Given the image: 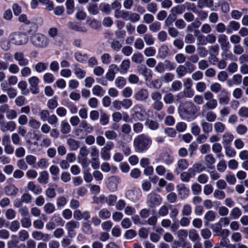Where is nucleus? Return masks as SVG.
I'll return each instance as SVG.
<instances>
[{
    "label": "nucleus",
    "mask_w": 248,
    "mask_h": 248,
    "mask_svg": "<svg viewBox=\"0 0 248 248\" xmlns=\"http://www.w3.org/2000/svg\"><path fill=\"white\" fill-rule=\"evenodd\" d=\"M48 63L39 62L35 66V70L38 73L45 71L47 68Z\"/></svg>",
    "instance_id": "nucleus-36"
},
{
    "label": "nucleus",
    "mask_w": 248,
    "mask_h": 248,
    "mask_svg": "<svg viewBox=\"0 0 248 248\" xmlns=\"http://www.w3.org/2000/svg\"><path fill=\"white\" fill-rule=\"evenodd\" d=\"M233 52L236 55H241L244 52V48L240 44L235 45L233 47Z\"/></svg>",
    "instance_id": "nucleus-58"
},
{
    "label": "nucleus",
    "mask_w": 248,
    "mask_h": 248,
    "mask_svg": "<svg viewBox=\"0 0 248 248\" xmlns=\"http://www.w3.org/2000/svg\"><path fill=\"white\" fill-rule=\"evenodd\" d=\"M179 111L181 114L193 115L197 112L198 108L192 102L186 101L179 107Z\"/></svg>",
    "instance_id": "nucleus-4"
},
{
    "label": "nucleus",
    "mask_w": 248,
    "mask_h": 248,
    "mask_svg": "<svg viewBox=\"0 0 248 248\" xmlns=\"http://www.w3.org/2000/svg\"><path fill=\"white\" fill-rule=\"evenodd\" d=\"M233 136L232 134L226 133L222 136V144L224 146H230V143L232 141Z\"/></svg>",
    "instance_id": "nucleus-25"
},
{
    "label": "nucleus",
    "mask_w": 248,
    "mask_h": 248,
    "mask_svg": "<svg viewBox=\"0 0 248 248\" xmlns=\"http://www.w3.org/2000/svg\"><path fill=\"white\" fill-rule=\"evenodd\" d=\"M51 220L53 221L57 226H63L64 223V221L59 215L54 214Z\"/></svg>",
    "instance_id": "nucleus-35"
},
{
    "label": "nucleus",
    "mask_w": 248,
    "mask_h": 248,
    "mask_svg": "<svg viewBox=\"0 0 248 248\" xmlns=\"http://www.w3.org/2000/svg\"><path fill=\"white\" fill-rule=\"evenodd\" d=\"M126 84V79L122 77H119L115 80V84L117 87L122 88Z\"/></svg>",
    "instance_id": "nucleus-60"
},
{
    "label": "nucleus",
    "mask_w": 248,
    "mask_h": 248,
    "mask_svg": "<svg viewBox=\"0 0 248 248\" xmlns=\"http://www.w3.org/2000/svg\"><path fill=\"white\" fill-rule=\"evenodd\" d=\"M162 198L159 195L151 193L148 196V201L151 204L158 205L161 202Z\"/></svg>",
    "instance_id": "nucleus-13"
},
{
    "label": "nucleus",
    "mask_w": 248,
    "mask_h": 248,
    "mask_svg": "<svg viewBox=\"0 0 248 248\" xmlns=\"http://www.w3.org/2000/svg\"><path fill=\"white\" fill-rule=\"evenodd\" d=\"M30 41L33 46L38 48H45L49 44L47 38L40 33H35L31 36Z\"/></svg>",
    "instance_id": "nucleus-2"
},
{
    "label": "nucleus",
    "mask_w": 248,
    "mask_h": 248,
    "mask_svg": "<svg viewBox=\"0 0 248 248\" xmlns=\"http://www.w3.org/2000/svg\"><path fill=\"white\" fill-rule=\"evenodd\" d=\"M20 228V223L18 220H14L11 222L9 229L13 232H16Z\"/></svg>",
    "instance_id": "nucleus-63"
},
{
    "label": "nucleus",
    "mask_w": 248,
    "mask_h": 248,
    "mask_svg": "<svg viewBox=\"0 0 248 248\" xmlns=\"http://www.w3.org/2000/svg\"><path fill=\"white\" fill-rule=\"evenodd\" d=\"M10 41L14 45L20 46L26 44L28 41L27 36L21 32H14L9 35Z\"/></svg>",
    "instance_id": "nucleus-3"
},
{
    "label": "nucleus",
    "mask_w": 248,
    "mask_h": 248,
    "mask_svg": "<svg viewBox=\"0 0 248 248\" xmlns=\"http://www.w3.org/2000/svg\"><path fill=\"white\" fill-rule=\"evenodd\" d=\"M28 82L31 86V91L33 94H37L39 93L38 84L39 82V78L36 76L31 77L28 79Z\"/></svg>",
    "instance_id": "nucleus-8"
},
{
    "label": "nucleus",
    "mask_w": 248,
    "mask_h": 248,
    "mask_svg": "<svg viewBox=\"0 0 248 248\" xmlns=\"http://www.w3.org/2000/svg\"><path fill=\"white\" fill-rule=\"evenodd\" d=\"M195 176L194 170L193 169L189 168L187 171L183 172L180 175L181 180L183 182H188L190 178Z\"/></svg>",
    "instance_id": "nucleus-14"
},
{
    "label": "nucleus",
    "mask_w": 248,
    "mask_h": 248,
    "mask_svg": "<svg viewBox=\"0 0 248 248\" xmlns=\"http://www.w3.org/2000/svg\"><path fill=\"white\" fill-rule=\"evenodd\" d=\"M138 71L141 75H143L145 80L151 79L152 78L151 71L148 69L146 65L140 64L138 66Z\"/></svg>",
    "instance_id": "nucleus-11"
},
{
    "label": "nucleus",
    "mask_w": 248,
    "mask_h": 248,
    "mask_svg": "<svg viewBox=\"0 0 248 248\" xmlns=\"http://www.w3.org/2000/svg\"><path fill=\"white\" fill-rule=\"evenodd\" d=\"M25 160L28 164L35 167L34 166L36 161V157L35 156L31 155H28L25 157Z\"/></svg>",
    "instance_id": "nucleus-56"
},
{
    "label": "nucleus",
    "mask_w": 248,
    "mask_h": 248,
    "mask_svg": "<svg viewBox=\"0 0 248 248\" xmlns=\"http://www.w3.org/2000/svg\"><path fill=\"white\" fill-rule=\"evenodd\" d=\"M201 125L204 133L208 134L212 131V124L208 122H206L202 120L201 121Z\"/></svg>",
    "instance_id": "nucleus-21"
},
{
    "label": "nucleus",
    "mask_w": 248,
    "mask_h": 248,
    "mask_svg": "<svg viewBox=\"0 0 248 248\" xmlns=\"http://www.w3.org/2000/svg\"><path fill=\"white\" fill-rule=\"evenodd\" d=\"M14 57L18 64L20 66H26L29 64V61L25 57L22 52H16L14 54Z\"/></svg>",
    "instance_id": "nucleus-6"
},
{
    "label": "nucleus",
    "mask_w": 248,
    "mask_h": 248,
    "mask_svg": "<svg viewBox=\"0 0 248 248\" xmlns=\"http://www.w3.org/2000/svg\"><path fill=\"white\" fill-rule=\"evenodd\" d=\"M189 166L188 161L185 159H180L177 161L176 170L178 172L186 169Z\"/></svg>",
    "instance_id": "nucleus-18"
},
{
    "label": "nucleus",
    "mask_w": 248,
    "mask_h": 248,
    "mask_svg": "<svg viewBox=\"0 0 248 248\" xmlns=\"http://www.w3.org/2000/svg\"><path fill=\"white\" fill-rule=\"evenodd\" d=\"M130 66V62L129 60H124L120 65L118 71L121 74H124L127 72Z\"/></svg>",
    "instance_id": "nucleus-15"
},
{
    "label": "nucleus",
    "mask_w": 248,
    "mask_h": 248,
    "mask_svg": "<svg viewBox=\"0 0 248 248\" xmlns=\"http://www.w3.org/2000/svg\"><path fill=\"white\" fill-rule=\"evenodd\" d=\"M241 210L238 207H234L231 211L230 216L233 219H237L241 216Z\"/></svg>",
    "instance_id": "nucleus-41"
},
{
    "label": "nucleus",
    "mask_w": 248,
    "mask_h": 248,
    "mask_svg": "<svg viewBox=\"0 0 248 248\" xmlns=\"http://www.w3.org/2000/svg\"><path fill=\"white\" fill-rule=\"evenodd\" d=\"M170 50L168 46L166 45L161 46L158 49L159 56L161 59H165L169 55Z\"/></svg>",
    "instance_id": "nucleus-23"
},
{
    "label": "nucleus",
    "mask_w": 248,
    "mask_h": 248,
    "mask_svg": "<svg viewBox=\"0 0 248 248\" xmlns=\"http://www.w3.org/2000/svg\"><path fill=\"white\" fill-rule=\"evenodd\" d=\"M98 216L103 219H107L110 217L111 213L107 209L103 208L99 212Z\"/></svg>",
    "instance_id": "nucleus-30"
},
{
    "label": "nucleus",
    "mask_w": 248,
    "mask_h": 248,
    "mask_svg": "<svg viewBox=\"0 0 248 248\" xmlns=\"http://www.w3.org/2000/svg\"><path fill=\"white\" fill-rule=\"evenodd\" d=\"M70 29L75 30L77 31L83 32L86 31L87 30L85 27L81 26L78 23H70Z\"/></svg>",
    "instance_id": "nucleus-37"
},
{
    "label": "nucleus",
    "mask_w": 248,
    "mask_h": 248,
    "mask_svg": "<svg viewBox=\"0 0 248 248\" xmlns=\"http://www.w3.org/2000/svg\"><path fill=\"white\" fill-rule=\"evenodd\" d=\"M188 60L190 61V62H186V64L187 66H192L194 67V66L192 65L191 62L193 63H196L197 62H198L199 61V55L197 54H192L188 58Z\"/></svg>",
    "instance_id": "nucleus-29"
},
{
    "label": "nucleus",
    "mask_w": 248,
    "mask_h": 248,
    "mask_svg": "<svg viewBox=\"0 0 248 248\" xmlns=\"http://www.w3.org/2000/svg\"><path fill=\"white\" fill-rule=\"evenodd\" d=\"M20 222L22 227L24 228H29L31 225V222L29 217L22 218Z\"/></svg>",
    "instance_id": "nucleus-52"
},
{
    "label": "nucleus",
    "mask_w": 248,
    "mask_h": 248,
    "mask_svg": "<svg viewBox=\"0 0 248 248\" xmlns=\"http://www.w3.org/2000/svg\"><path fill=\"white\" fill-rule=\"evenodd\" d=\"M48 173L46 171L44 170L40 173V176L37 180L41 184H46L48 183Z\"/></svg>",
    "instance_id": "nucleus-26"
},
{
    "label": "nucleus",
    "mask_w": 248,
    "mask_h": 248,
    "mask_svg": "<svg viewBox=\"0 0 248 248\" xmlns=\"http://www.w3.org/2000/svg\"><path fill=\"white\" fill-rule=\"evenodd\" d=\"M29 237L28 232L25 230H22L18 233V238L20 241L23 242Z\"/></svg>",
    "instance_id": "nucleus-51"
},
{
    "label": "nucleus",
    "mask_w": 248,
    "mask_h": 248,
    "mask_svg": "<svg viewBox=\"0 0 248 248\" xmlns=\"http://www.w3.org/2000/svg\"><path fill=\"white\" fill-rule=\"evenodd\" d=\"M218 100L219 104L221 105L228 104L230 101L228 93L225 91H223L222 92V94L220 95L218 98Z\"/></svg>",
    "instance_id": "nucleus-22"
},
{
    "label": "nucleus",
    "mask_w": 248,
    "mask_h": 248,
    "mask_svg": "<svg viewBox=\"0 0 248 248\" xmlns=\"http://www.w3.org/2000/svg\"><path fill=\"white\" fill-rule=\"evenodd\" d=\"M99 121L102 125H106L109 122V117L108 115L105 112H101Z\"/></svg>",
    "instance_id": "nucleus-46"
},
{
    "label": "nucleus",
    "mask_w": 248,
    "mask_h": 248,
    "mask_svg": "<svg viewBox=\"0 0 248 248\" xmlns=\"http://www.w3.org/2000/svg\"><path fill=\"white\" fill-rule=\"evenodd\" d=\"M163 100L167 104H172L174 101V96L170 93H167L164 95Z\"/></svg>",
    "instance_id": "nucleus-53"
},
{
    "label": "nucleus",
    "mask_w": 248,
    "mask_h": 248,
    "mask_svg": "<svg viewBox=\"0 0 248 248\" xmlns=\"http://www.w3.org/2000/svg\"><path fill=\"white\" fill-rule=\"evenodd\" d=\"M178 195L181 199L187 198L189 195V190L184 184H180L176 186Z\"/></svg>",
    "instance_id": "nucleus-12"
},
{
    "label": "nucleus",
    "mask_w": 248,
    "mask_h": 248,
    "mask_svg": "<svg viewBox=\"0 0 248 248\" xmlns=\"http://www.w3.org/2000/svg\"><path fill=\"white\" fill-rule=\"evenodd\" d=\"M147 11L152 14H155L157 11V5L155 2H149L146 5Z\"/></svg>",
    "instance_id": "nucleus-48"
},
{
    "label": "nucleus",
    "mask_w": 248,
    "mask_h": 248,
    "mask_svg": "<svg viewBox=\"0 0 248 248\" xmlns=\"http://www.w3.org/2000/svg\"><path fill=\"white\" fill-rule=\"evenodd\" d=\"M134 97L137 101H146L149 97L148 91L146 89H140L136 93Z\"/></svg>",
    "instance_id": "nucleus-9"
},
{
    "label": "nucleus",
    "mask_w": 248,
    "mask_h": 248,
    "mask_svg": "<svg viewBox=\"0 0 248 248\" xmlns=\"http://www.w3.org/2000/svg\"><path fill=\"white\" fill-rule=\"evenodd\" d=\"M205 164L208 167L213 165L215 162V158L213 157L211 154L206 155L204 158Z\"/></svg>",
    "instance_id": "nucleus-55"
},
{
    "label": "nucleus",
    "mask_w": 248,
    "mask_h": 248,
    "mask_svg": "<svg viewBox=\"0 0 248 248\" xmlns=\"http://www.w3.org/2000/svg\"><path fill=\"white\" fill-rule=\"evenodd\" d=\"M178 77L181 78L184 77L187 72L186 68L183 65H179L176 70Z\"/></svg>",
    "instance_id": "nucleus-34"
},
{
    "label": "nucleus",
    "mask_w": 248,
    "mask_h": 248,
    "mask_svg": "<svg viewBox=\"0 0 248 248\" xmlns=\"http://www.w3.org/2000/svg\"><path fill=\"white\" fill-rule=\"evenodd\" d=\"M79 223L78 222L71 220L70 221L66 223L65 227L67 230L68 233L70 234L72 232L74 229L78 228Z\"/></svg>",
    "instance_id": "nucleus-17"
},
{
    "label": "nucleus",
    "mask_w": 248,
    "mask_h": 248,
    "mask_svg": "<svg viewBox=\"0 0 248 248\" xmlns=\"http://www.w3.org/2000/svg\"><path fill=\"white\" fill-rule=\"evenodd\" d=\"M146 125L151 130H155L159 127V124L157 122L154 120H148L146 121Z\"/></svg>",
    "instance_id": "nucleus-49"
},
{
    "label": "nucleus",
    "mask_w": 248,
    "mask_h": 248,
    "mask_svg": "<svg viewBox=\"0 0 248 248\" xmlns=\"http://www.w3.org/2000/svg\"><path fill=\"white\" fill-rule=\"evenodd\" d=\"M27 84L25 81H21L18 84V87L21 89L22 94L26 95L29 93V90L27 89Z\"/></svg>",
    "instance_id": "nucleus-42"
},
{
    "label": "nucleus",
    "mask_w": 248,
    "mask_h": 248,
    "mask_svg": "<svg viewBox=\"0 0 248 248\" xmlns=\"http://www.w3.org/2000/svg\"><path fill=\"white\" fill-rule=\"evenodd\" d=\"M217 41L220 44L223 51H228L230 43L227 40V36L223 34H219L217 37Z\"/></svg>",
    "instance_id": "nucleus-10"
},
{
    "label": "nucleus",
    "mask_w": 248,
    "mask_h": 248,
    "mask_svg": "<svg viewBox=\"0 0 248 248\" xmlns=\"http://www.w3.org/2000/svg\"><path fill=\"white\" fill-rule=\"evenodd\" d=\"M67 13L68 14H72L74 11V1L73 0H67L65 3Z\"/></svg>",
    "instance_id": "nucleus-50"
},
{
    "label": "nucleus",
    "mask_w": 248,
    "mask_h": 248,
    "mask_svg": "<svg viewBox=\"0 0 248 248\" xmlns=\"http://www.w3.org/2000/svg\"><path fill=\"white\" fill-rule=\"evenodd\" d=\"M66 143L71 151L77 150L79 147V141L73 139L69 138L67 140Z\"/></svg>",
    "instance_id": "nucleus-20"
},
{
    "label": "nucleus",
    "mask_w": 248,
    "mask_h": 248,
    "mask_svg": "<svg viewBox=\"0 0 248 248\" xmlns=\"http://www.w3.org/2000/svg\"><path fill=\"white\" fill-rule=\"evenodd\" d=\"M27 188L35 194H40L42 192V188L39 186L35 185L33 182H29L27 185Z\"/></svg>",
    "instance_id": "nucleus-19"
},
{
    "label": "nucleus",
    "mask_w": 248,
    "mask_h": 248,
    "mask_svg": "<svg viewBox=\"0 0 248 248\" xmlns=\"http://www.w3.org/2000/svg\"><path fill=\"white\" fill-rule=\"evenodd\" d=\"M222 224H220V223L217 222L212 224L211 228L213 232L215 233L217 235H229L230 231L228 229H222Z\"/></svg>",
    "instance_id": "nucleus-5"
},
{
    "label": "nucleus",
    "mask_w": 248,
    "mask_h": 248,
    "mask_svg": "<svg viewBox=\"0 0 248 248\" xmlns=\"http://www.w3.org/2000/svg\"><path fill=\"white\" fill-rule=\"evenodd\" d=\"M143 39L146 45L148 46L153 45L155 43V38L150 33L145 34L143 36Z\"/></svg>",
    "instance_id": "nucleus-44"
},
{
    "label": "nucleus",
    "mask_w": 248,
    "mask_h": 248,
    "mask_svg": "<svg viewBox=\"0 0 248 248\" xmlns=\"http://www.w3.org/2000/svg\"><path fill=\"white\" fill-rule=\"evenodd\" d=\"M131 60L133 62L137 63H141L143 60L144 58L142 54L140 53H134L132 57Z\"/></svg>",
    "instance_id": "nucleus-38"
},
{
    "label": "nucleus",
    "mask_w": 248,
    "mask_h": 248,
    "mask_svg": "<svg viewBox=\"0 0 248 248\" xmlns=\"http://www.w3.org/2000/svg\"><path fill=\"white\" fill-rule=\"evenodd\" d=\"M108 187L112 191H114L116 189L117 185L116 183V179L114 177L110 178L107 184Z\"/></svg>",
    "instance_id": "nucleus-45"
},
{
    "label": "nucleus",
    "mask_w": 248,
    "mask_h": 248,
    "mask_svg": "<svg viewBox=\"0 0 248 248\" xmlns=\"http://www.w3.org/2000/svg\"><path fill=\"white\" fill-rule=\"evenodd\" d=\"M134 146L139 152L147 150L152 143V139L147 135L142 134L137 136L134 140Z\"/></svg>",
    "instance_id": "nucleus-1"
},
{
    "label": "nucleus",
    "mask_w": 248,
    "mask_h": 248,
    "mask_svg": "<svg viewBox=\"0 0 248 248\" xmlns=\"http://www.w3.org/2000/svg\"><path fill=\"white\" fill-rule=\"evenodd\" d=\"M74 73L78 78L82 79L85 76L86 72L79 67H77V65H75Z\"/></svg>",
    "instance_id": "nucleus-31"
},
{
    "label": "nucleus",
    "mask_w": 248,
    "mask_h": 248,
    "mask_svg": "<svg viewBox=\"0 0 248 248\" xmlns=\"http://www.w3.org/2000/svg\"><path fill=\"white\" fill-rule=\"evenodd\" d=\"M17 116V112L16 109H9L6 114V118L8 120H12L16 118Z\"/></svg>",
    "instance_id": "nucleus-43"
},
{
    "label": "nucleus",
    "mask_w": 248,
    "mask_h": 248,
    "mask_svg": "<svg viewBox=\"0 0 248 248\" xmlns=\"http://www.w3.org/2000/svg\"><path fill=\"white\" fill-rule=\"evenodd\" d=\"M12 42L10 41V37L9 36L8 39L6 38H3L0 42V47L4 51L9 50L11 47Z\"/></svg>",
    "instance_id": "nucleus-24"
},
{
    "label": "nucleus",
    "mask_w": 248,
    "mask_h": 248,
    "mask_svg": "<svg viewBox=\"0 0 248 248\" xmlns=\"http://www.w3.org/2000/svg\"><path fill=\"white\" fill-rule=\"evenodd\" d=\"M192 212L191 207L188 204H185L182 210V213L183 216H189Z\"/></svg>",
    "instance_id": "nucleus-59"
},
{
    "label": "nucleus",
    "mask_w": 248,
    "mask_h": 248,
    "mask_svg": "<svg viewBox=\"0 0 248 248\" xmlns=\"http://www.w3.org/2000/svg\"><path fill=\"white\" fill-rule=\"evenodd\" d=\"M105 136L108 140H115L117 138V133L112 130H108L105 132Z\"/></svg>",
    "instance_id": "nucleus-33"
},
{
    "label": "nucleus",
    "mask_w": 248,
    "mask_h": 248,
    "mask_svg": "<svg viewBox=\"0 0 248 248\" xmlns=\"http://www.w3.org/2000/svg\"><path fill=\"white\" fill-rule=\"evenodd\" d=\"M89 12L92 15H96L99 12L97 5L94 3H90L88 7Z\"/></svg>",
    "instance_id": "nucleus-47"
},
{
    "label": "nucleus",
    "mask_w": 248,
    "mask_h": 248,
    "mask_svg": "<svg viewBox=\"0 0 248 248\" xmlns=\"http://www.w3.org/2000/svg\"><path fill=\"white\" fill-rule=\"evenodd\" d=\"M188 237L192 242H196L200 239V236L197 231L194 229H190L189 231Z\"/></svg>",
    "instance_id": "nucleus-28"
},
{
    "label": "nucleus",
    "mask_w": 248,
    "mask_h": 248,
    "mask_svg": "<svg viewBox=\"0 0 248 248\" xmlns=\"http://www.w3.org/2000/svg\"><path fill=\"white\" fill-rule=\"evenodd\" d=\"M93 93L96 96H103L105 93L103 88L99 85H96L93 86L92 89Z\"/></svg>",
    "instance_id": "nucleus-32"
},
{
    "label": "nucleus",
    "mask_w": 248,
    "mask_h": 248,
    "mask_svg": "<svg viewBox=\"0 0 248 248\" xmlns=\"http://www.w3.org/2000/svg\"><path fill=\"white\" fill-rule=\"evenodd\" d=\"M214 126L215 130L217 133H223L226 128L225 124L219 122L215 123Z\"/></svg>",
    "instance_id": "nucleus-39"
},
{
    "label": "nucleus",
    "mask_w": 248,
    "mask_h": 248,
    "mask_svg": "<svg viewBox=\"0 0 248 248\" xmlns=\"http://www.w3.org/2000/svg\"><path fill=\"white\" fill-rule=\"evenodd\" d=\"M82 231L84 233L88 234H92L93 232V230L89 222H84L83 223Z\"/></svg>",
    "instance_id": "nucleus-54"
},
{
    "label": "nucleus",
    "mask_w": 248,
    "mask_h": 248,
    "mask_svg": "<svg viewBox=\"0 0 248 248\" xmlns=\"http://www.w3.org/2000/svg\"><path fill=\"white\" fill-rule=\"evenodd\" d=\"M217 105V101L215 99H213L207 102L203 106L202 108H207L209 109H215Z\"/></svg>",
    "instance_id": "nucleus-27"
},
{
    "label": "nucleus",
    "mask_w": 248,
    "mask_h": 248,
    "mask_svg": "<svg viewBox=\"0 0 248 248\" xmlns=\"http://www.w3.org/2000/svg\"><path fill=\"white\" fill-rule=\"evenodd\" d=\"M18 191V189L13 184L8 185L4 188L5 193L8 196H15Z\"/></svg>",
    "instance_id": "nucleus-16"
},
{
    "label": "nucleus",
    "mask_w": 248,
    "mask_h": 248,
    "mask_svg": "<svg viewBox=\"0 0 248 248\" xmlns=\"http://www.w3.org/2000/svg\"><path fill=\"white\" fill-rule=\"evenodd\" d=\"M44 210L46 214H50L55 210V207L51 203H47L44 206Z\"/></svg>",
    "instance_id": "nucleus-62"
},
{
    "label": "nucleus",
    "mask_w": 248,
    "mask_h": 248,
    "mask_svg": "<svg viewBox=\"0 0 248 248\" xmlns=\"http://www.w3.org/2000/svg\"><path fill=\"white\" fill-rule=\"evenodd\" d=\"M238 115L243 118H248V108L241 107L238 110Z\"/></svg>",
    "instance_id": "nucleus-64"
},
{
    "label": "nucleus",
    "mask_w": 248,
    "mask_h": 248,
    "mask_svg": "<svg viewBox=\"0 0 248 248\" xmlns=\"http://www.w3.org/2000/svg\"><path fill=\"white\" fill-rule=\"evenodd\" d=\"M191 190L194 195H198L202 191V186L198 183H194L191 186Z\"/></svg>",
    "instance_id": "nucleus-61"
},
{
    "label": "nucleus",
    "mask_w": 248,
    "mask_h": 248,
    "mask_svg": "<svg viewBox=\"0 0 248 248\" xmlns=\"http://www.w3.org/2000/svg\"><path fill=\"white\" fill-rule=\"evenodd\" d=\"M61 131L62 134H68L70 132V126L69 124L66 121H63L61 124Z\"/></svg>",
    "instance_id": "nucleus-40"
},
{
    "label": "nucleus",
    "mask_w": 248,
    "mask_h": 248,
    "mask_svg": "<svg viewBox=\"0 0 248 248\" xmlns=\"http://www.w3.org/2000/svg\"><path fill=\"white\" fill-rule=\"evenodd\" d=\"M16 128V124L14 121H4L0 124V130L2 132H6L7 131L13 132Z\"/></svg>",
    "instance_id": "nucleus-7"
},
{
    "label": "nucleus",
    "mask_w": 248,
    "mask_h": 248,
    "mask_svg": "<svg viewBox=\"0 0 248 248\" xmlns=\"http://www.w3.org/2000/svg\"><path fill=\"white\" fill-rule=\"evenodd\" d=\"M161 28L160 23L158 21L152 22L149 26L150 30L153 32H156L160 30Z\"/></svg>",
    "instance_id": "nucleus-57"
}]
</instances>
